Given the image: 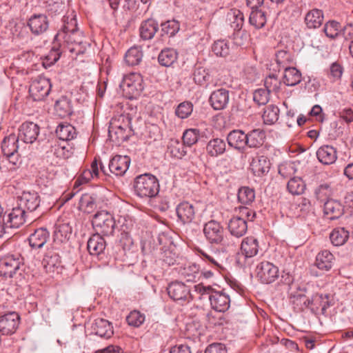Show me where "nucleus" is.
Listing matches in <instances>:
<instances>
[{"mask_svg": "<svg viewBox=\"0 0 353 353\" xmlns=\"http://www.w3.org/2000/svg\"><path fill=\"white\" fill-rule=\"evenodd\" d=\"M81 32L77 23H63L61 30L56 34L55 39L62 37L67 43V48L72 54H83L86 50L85 45L80 40Z\"/></svg>", "mask_w": 353, "mask_h": 353, "instance_id": "obj_1", "label": "nucleus"}, {"mask_svg": "<svg viewBox=\"0 0 353 353\" xmlns=\"http://www.w3.org/2000/svg\"><path fill=\"white\" fill-rule=\"evenodd\" d=\"M236 213L228 223V230L232 236L239 238L246 233L247 221H253L256 213L253 210L245 206H240L236 209Z\"/></svg>", "mask_w": 353, "mask_h": 353, "instance_id": "obj_2", "label": "nucleus"}, {"mask_svg": "<svg viewBox=\"0 0 353 353\" xmlns=\"http://www.w3.org/2000/svg\"><path fill=\"white\" fill-rule=\"evenodd\" d=\"M134 189L136 194L141 198H152L159 193V181L151 174H140L134 179Z\"/></svg>", "mask_w": 353, "mask_h": 353, "instance_id": "obj_3", "label": "nucleus"}, {"mask_svg": "<svg viewBox=\"0 0 353 353\" xmlns=\"http://www.w3.org/2000/svg\"><path fill=\"white\" fill-rule=\"evenodd\" d=\"M195 254L200 258L203 266L217 270V273L222 274L225 272L224 267L225 254L219 250H205L200 248H196Z\"/></svg>", "mask_w": 353, "mask_h": 353, "instance_id": "obj_4", "label": "nucleus"}, {"mask_svg": "<svg viewBox=\"0 0 353 353\" xmlns=\"http://www.w3.org/2000/svg\"><path fill=\"white\" fill-rule=\"evenodd\" d=\"M92 224L96 234L101 236L112 235L116 226L114 218L107 211L98 212L94 216Z\"/></svg>", "mask_w": 353, "mask_h": 353, "instance_id": "obj_5", "label": "nucleus"}, {"mask_svg": "<svg viewBox=\"0 0 353 353\" xmlns=\"http://www.w3.org/2000/svg\"><path fill=\"white\" fill-rule=\"evenodd\" d=\"M125 97L129 99L137 97L143 90V77L139 73L132 72L124 76L120 84Z\"/></svg>", "mask_w": 353, "mask_h": 353, "instance_id": "obj_6", "label": "nucleus"}, {"mask_svg": "<svg viewBox=\"0 0 353 353\" xmlns=\"http://www.w3.org/2000/svg\"><path fill=\"white\" fill-rule=\"evenodd\" d=\"M19 254H8L0 259V276L4 278H12L19 271L23 265Z\"/></svg>", "mask_w": 353, "mask_h": 353, "instance_id": "obj_7", "label": "nucleus"}, {"mask_svg": "<svg viewBox=\"0 0 353 353\" xmlns=\"http://www.w3.org/2000/svg\"><path fill=\"white\" fill-rule=\"evenodd\" d=\"M51 88L50 79L39 76L31 81L29 93L34 101H43L50 94Z\"/></svg>", "mask_w": 353, "mask_h": 353, "instance_id": "obj_8", "label": "nucleus"}, {"mask_svg": "<svg viewBox=\"0 0 353 353\" xmlns=\"http://www.w3.org/2000/svg\"><path fill=\"white\" fill-rule=\"evenodd\" d=\"M255 272L258 280L265 284L274 282L279 276L278 267L268 261L259 263L256 265Z\"/></svg>", "mask_w": 353, "mask_h": 353, "instance_id": "obj_9", "label": "nucleus"}, {"mask_svg": "<svg viewBox=\"0 0 353 353\" xmlns=\"http://www.w3.org/2000/svg\"><path fill=\"white\" fill-rule=\"evenodd\" d=\"M167 291L169 296L176 302L189 303L193 300L190 293V288L183 282L172 281L168 288Z\"/></svg>", "mask_w": 353, "mask_h": 353, "instance_id": "obj_10", "label": "nucleus"}, {"mask_svg": "<svg viewBox=\"0 0 353 353\" xmlns=\"http://www.w3.org/2000/svg\"><path fill=\"white\" fill-rule=\"evenodd\" d=\"M333 305V297L330 294L316 293L310 298V301L307 302L309 310L316 314H325L327 309Z\"/></svg>", "mask_w": 353, "mask_h": 353, "instance_id": "obj_11", "label": "nucleus"}, {"mask_svg": "<svg viewBox=\"0 0 353 353\" xmlns=\"http://www.w3.org/2000/svg\"><path fill=\"white\" fill-rule=\"evenodd\" d=\"M203 233L206 239L212 244H223L224 229L220 223L211 220L204 225Z\"/></svg>", "mask_w": 353, "mask_h": 353, "instance_id": "obj_12", "label": "nucleus"}, {"mask_svg": "<svg viewBox=\"0 0 353 353\" xmlns=\"http://www.w3.org/2000/svg\"><path fill=\"white\" fill-rule=\"evenodd\" d=\"M19 140L20 139L17 135L11 134L6 137L1 143V150L3 155L14 165H16L19 157Z\"/></svg>", "mask_w": 353, "mask_h": 353, "instance_id": "obj_13", "label": "nucleus"}, {"mask_svg": "<svg viewBox=\"0 0 353 353\" xmlns=\"http://www.w3.org/2000/svg\"><path fill=\"white\" fill-rule=\"evenodd\" d=\"M103 200L97 194L85 193L79 199V209L87 214L94 212L97 208L103 207Z\"/></svg>", "mask_w": 353, "mask_h": 353, "instance_id": "obj_14", "label": "nucleus"}, {"mask_svg": "<svg viewBox=\"0 0 353 353\" xmlns=\"http://www.w3.org/2000/svg\"><path fill=\"white\" fill-rule=\"evenodd\" d=\"M42 265L46 273L61 274L63 265L59 254L53 250H48L42 260Z\"/></svg>", "mask_w": 353, "mask_h": 353, "instance_id": "obj_15", "label": "nucleus"}, {"mask_svg": "<svg viewBox=\"0 0 353 353\" xmlns=\"http://www.w3.org/2000/svg\"><path fill=\"white\" fill-rule=\"evenodd\" d=\"M20 323V316L11 312L0 316V332L3 335H11L17 331Z\"/></svg>", "mask_w": 353, "mask_h": 353, "instance_id": "obj_16", "label": "nucleus"}, {"mask_svg": "<svg viewBox=\"0 0 353 353\" xmlns=\"http://www.w3.org/2000/svg\"><path fill=\"white\" fill-rule=\"evenodd\" d=\"M39 126L30 121L23 123L19 128L17 137L26 143H32L39 134Z\"/></svg>", "mask_w": 353, "mask_h": 353, "instance_id": "obj_17", "label": "nucleus"}, {"mask_svg": "<svg viewBox=\"0 0 353 353\" xmlns=\"http://www.w3.org/2000/svg\"><path fill=\"white\" fill-rule=\"evenodd\" d=\"M230 99V92L225 88L214 90L209 97V103L214 110H222L227 108Z\"/></svg>", "mask_w": 353, "mask_h": 353, "instance_id": "obj_18", "label": "nucleus"}, {"mask_svg": "<svg viewBox=\"0 0 353 353\" xmlns=\"http://www.w3.org/2000/svg\"><path fill=\"white\" fill-rule=\"evenodd\" d=\"M307 290L305 287H298L296 290L290 295V302L296 312H303L309 309L307 302L310 298L307 296Z\"/></svg>", "mask_w": 353, "mask_h": 353, "instance_id": "obj_19", "label": "nucleus"}, {"mask_svg": "<svg viewBox=\"0 0 353 353\" xmlns=\"http://www.w3.org/2000/svg\"><path fill=\"white\" fill-rule=\"evenodd\" d=\"M41 199L35 191H24L19 198V205L30 212L35 211L40 205Z\"/></svg>", "mask_w": 353, "mask_h": 353, "instance_id": "obj_20", "label": "nucleus"}, {"mask_svg": "<svg viewBox=\"0 0 353 353\" xmlns=\"http://www.w3.org/2000/svg\"><path fill=\"white\" fill-rule=\"evenodd\" d=\"M210 302L212 308L217 312H225L230 306V296L223 290H216L210 296Z\"/></svg>", "mask_w": 353, "mask_h": 353, "instance_id": "obj_21", "label": "nucleus"}, {"mask_svg": "<svg viewBox=\"0 0 353 353\" xmlns=\"http://www.w3.org/2000/svg\"><path fill=\"white\" fill-rule=\"evenodd\" d=\"M250 169L257 176H261L266 174L270 169V162L269 159L265 155L257 154L253 157L250 164Z\"/></svg>", "mask_w": 353, "mask_h": 353, "instance_id": "obj_22", "label": "nucleus"}, {"mask_svg": "<svg viewBox=\"0 0 353 353\" xmlns=\"http://www.w3.org/2000/svg\"><path fill=\"white\" fill-rule=\"evenodd\" d=\"M130 164L129 157L116 155L110 161L109 170L114 175L121 176L126 172Z\"/></svg>", "mask_w": 353, "mask_h": 353, "instance_id": "obj_23", "label": "nucleus"}, {"mask_svg": "<svg viewBox=\"0 0 353 353\" xmlns=\"http://www.w3.org/2000/svg\"><path fill=\"white\" fill-rule=\"evenodd\" d=\"M91 327L92 332L101 338L109 339L114 333L112 323L102 318L96 319Z\"/></svg>", "mask_w": 353, "mask_h": 353, "instance_id": "obj_24", "label": "nucleus"}, {"mask_svg": "<svg viewBox=\"0 0 353 353\" xmlns=\"http://www.w3.org/2000/svg\"><path fill=\"white\" fill-rule=\"evenodd\" d=\"M318 160L324 165H331L337 159V150L330 145H323L316 151Z\"/></svg>", "mask_w": 353, "mask_h": 353, "instance_id": "obj_25", "label": "nucleus"}, {"mask_svg": "<svg viewBox=\"0 0 353 353\" xmlns=\"http://www.w3.org/2000/svg\"><path fill=\"white\" fill-rule=\"evenodd\" d=\"M323 212L327 219L331 220L336 219L343 215L344 206L340 201L330 199L324 203Z\"/></svg>", "mask_w": 353, "mask_h": 353, "instance_id": "obj_26", "label": "nucleus"}, {"mask_svg": "<svg viewBox=\"0 0 353 353\" xmlns=\"http://www.w3.org/2000/svg\"><path fill=\"white\" fill-rule=\"evenodd\" d=\"M227 141L230 147L242 152L246 147V134L242 130H234L228 134Z\"/></svg>", "mask_w": 353, "mask_h": 353, "instance_id": "obj_27", "label": "nucleus"}, {"mask_svg": "<svg viewBox=\"0 0 353 353\" xmlns=\"http://www.w3.org/2000/svg\"><path fill=\"white\" fill-rule=\"evenodd\" d=\"M176 211L179 219L183 223H191L195 217V208L188 201L180 203Z\"/></svg>", "mask_w": 353, "mask_h": 353, "instance_id": "obj_28", "label": "nucleus"}, {"mask_svg": "<svg viewBox=\"0 0 353 353\" xmlns=\"http://www.w3.org/2000/svg\"><path fill=\"white\" fill-rule=\"evenodd\" d=\"M50 238V232L46 228H39L32 233L29 238V244L32 248H42Z\"/></svg>", "mask_w": 353, "mask_h": 353, "instance_id": "obj_29", "label": "nucleus"}, {"mask_svg": "<svg viewBox=\"0 0 353 353\" xmlns=\"http://www.w3.org/2000/svg\"><path fill=\"white\" fill-rule=\"evenodd\" d=\"M27 214L24 209L19 205L13 208L8 214L7 223L10 228H19L26 221Z\"/></svg>", "mask_w": 353, "mask_h": 353, "instance_id": "obj_30", "label": "nucleus"}, {"mask_svg": "<svg viewBox=\"0 0 353 353\" xmlns=\"http://www.w3.org/2000/svg\"><path fill=\"white\" fill-rule=\"evenodd\" d=\"M265 138L263 130H252L246 134V146L250 148H259L263 145Z\"/></svg>", "mask_w": 353, "mask_h": 353, "instance_id": "obj_31", "label": "nucleus"}, {"mask_svg": "<svg viewBox=\"0 0 353 353\" xmlns=\"http://www.w3.org/2000/svg\"><path fill=\"white\" fill-rule=\"evenodd\" d=\"M258 240L253 236H248L243 239L241 244V252L245 258H252L259 252Z\"/></svg>", "mask_w": 353, "mask_h": 353, "instance_id": "obj_32", "label": "nucleus"}, {"mask_svg": "<svg viewBox=\"0 0 353 353\" xmlns=\"http://www.w3.org/2000/svg\"><path fill=\"white\" fill-rule=\"evenodd\" d=\"M106 243L103 236L98 234L92 235L87 244V248L91 255L99 256L105 249Z\"/></svg>", "mask_w": 353, "mask_h": 353, "instance_id": "obj_33", "label": "nucleus"}, {"mask_svg": "<svg viewBox=\"0 0 353 353\" xmlns=\"http://www.w3.org/2000/svg\"><path fill=\"white\" fill-rule=\"evenodd\" d=\"M131 129L130 127H118L115 123L114 127L108 128V136L110 139L115 143H121L127 141L130 136Z\"/></svg>", "mask_w": 353, "mask_h": 353, "instance_id": "obj_34", "label": "nucleus"}, {"mask_svg": "<svg viewBox=\"0 0 353 353\" xmlns=\"http://www.w3.org/2000/svg\"><path fill=\"white\" fill-rule=\"evenodd\" d=\"M278 12L268 7H262L258 9L251 10L249 22H266L271 19L270 17L277 15Z\"/></svg>", "mask_w": 353, "mask_h": 353, "instance_id": "obj_35", "label": "nucleus"}, {"mask_svg": "<svg viewBox=\"0 0 353 353\" xmlns=\"http://www.w3.org/2000/svg\"><path fill=\"white\" fill-rule=\"evenodd\" d=\"M56 134L60 140L70 141L77 137V132L72 125L65 123L57 126Z\"/></svg>", "mask_w": 353, "mask_h": 353, "instance_id": "obj_36", "label": "nucleus"}, {"mask_svg": "<svg viewBox=\"0 0 353 353\" xmlns=\"http://www.w3.org/2000/svg\"><path fill=\"white\" fill-rule=\"evenodd\" d=\"M58 39H55L52 43V46L49 53L45 56L43 60V65L47 68L55 63L60 58L63 50L61 49V44L58 42Z\"/></svg>", "mask_w": 353, "mask_h": 353, "instance_id": "obj_37", "label": "nucleus"}, {"mask_svg": "<svg viewBox=\"0 0 353 353\" xmlns=\"http://www.w3.org/2000/svg\"><path fill=\"white\" fill-rule=\"evenodd\" d=\"M54 110L56 114L61 117L65 118L72 114V105L71 100L65 96H62L56 101L54 104Z\"/></svg>", "mask_w": 353, "mask_h": 353, "instance_id": "obj_38", "label": "nucleus"}, {"mask_svg": "<svg viewBox=\"0 0 353 353\" xmlns=\"http://www.w3.org/2000/svg\"><path fill=\"white\" fill-rule=\"evenodd\" d=\"M225 149V142L223 139L220 138L211 139L206 145V152L212 157H216L223 154Z\"/></svg>", "mask_w": 353, "mask_h": 353, "instance_id": "obj_39", "label": "nucleus"}, {"mask_svg": "<svg viewBox=\"0 0 353 353\" xmlns=\"http://www.w3.org/2000/svg\"><path fill=\"white\" fill-rule=\"evenodd\" d=\"M334 259V255L328 250H322L316 257L315 264L316 267L322 270H330Z\"/></svg>", "mask_w": 353, "mask_h": 353, "instance_id": "obj_40", "label": "nucleus"}, {"mask_svg": "<svg viewBox=\"0 0 353 353\" xmlns=\"http://www.w3.org/2000/svg\"><path fill=\"white\" fill-rule=\"evenodd\" d=\"M178 59V53L173 48H165L161 51L158 56V61L162 66H172Z\"/></svg>", "mask_w": 353, "mask_h": 353, "instance_id": "obj_41", "label": "nucleus"}, {"mask_svg": "<svg viewBox=\"0 0 353 353\" xmlns=\"http://www.w3.org/2000/svg\"><path fill=\"white\" fill-rule=\"evenodd\" d=\"M192 75L193 80L197 85L206 88L210 83V75L203 66L196 65Z\"/></svg>", "mask_w": 353, "mask_h": 353, "instance_id": "obj_42", "label": "nucleus"}, {"mask_svg": "<svg viewBox=\"0 0 353 353\" xmlns=\"http://www.w3.org/2000/svg\"><path fill=\"white\" fill-rule=\"evenodd\" d=\"M283 83L288 86H294L301 81V74L294 67L289 66L284 69Z\"/></svg>", "mask_w": 353, "mask_h": 353, "instance_id": "obj_43", "label": "nucleus"}, {"mask_svg": "<svg viewBox=\"0 0 353 353\" xmlns=\"http://www.w3.org/2000/svg\"><path fill=\"white\" fill-rule=\"evenodd\" d=\"M330 239L334 245H343L349 239V232L344 228H334L330 234Z\"/></svg>", "mask_w": 353, "mask_h": 353, "instance_id": "obj_44", "label": "nucleus"}, {"mask_svg": "<svg viewBox=\"0 0 353 353\" xmlns=\"http://www.w3.org/2000/svg\"><path fill=\"white\" fill-rule=\"evenodd\" d=\"M72 234V228L68 223H58L55 225L54 236L61 242L69 239Z\"/></svg>", "mask_w": 353, "mask_h": 353, "instance_id": "obj_45", "label": "nucleus"}, {"mask_svg": "<svg viewBox=\"0 0 353 353\" xmlns=\"http://www.w3.org/2000/svg\"><path fill=\"white\" fill-rule=\"evenodd\" d=\"M279 109L276 105H269L266 106L262 114L263 123L265 125L275 123L279 119Z\"/></svg>", "mask_w": 353, "mask_h": 353, "instance_id": "obj_46", "label": "nucleus"}, {"mask_svg": "<svg viewBox=\"0 0 353 353\" xmlns=\"http://www.w3.org/2000/svg\"><path fill=\"white\" fill-rule=\"evenodd\" d=\"M305 188L306 185L301 177L290 178L287 184V190L292 195L302 194Z\"/></svg>", "mask_w": 353, "mask_h": 353, "instance_id": "obj_47", "label": "nucleus"}, {"mask_svg": "<svg viewBox=\"0 0 353 353\" xmlns=\"http://www.w3.org/2000/svg\"><path fill=\"white\" fill-rule=\"evenodd\" d=\"M143 52L139 47L130 48L125 55V61L128 65H139L142 60Z\"/></svg>", "mask_w": 353, "mask_h": 353, "instance_id": "obj_48", "label": "nucleus"}, {"mask_svg": "<svg viewBox=\"0 0 353 353\" xmlns=\"http://www.w3.org/2000/svg\"><path fill=\"white\" fill-rule=\"evenodd\" d=\"M74 148L71 146L68 141H64L55 145L54 154L59 159H68L74 154Z\"/></svg>", "mask_w": 353, "mask_h": 353, "instance_id": "obj_49", "label": "nucleus"}, {"mask_svg": "<svg viewBox=\"0 0 353 353\" xmlns=\"http://www.w3.org/2000/svg\"><path fill=\"white\" fill-rule=\"evenodd\" d=\"M238 200L245 205L252 203L255 199L254 190L249 187H241L238 192Z\"/></svg>", "mask_w": 353, "mask_h": 353, "instance_id": "obj_50", "label": "nucleus"}, {"mask_svg": "<svg viewBox=\"0 0 353 353\" xmlns=\"http://www.w3.org/2000/svg\"><path fill=\"white\" fill-rule=\"evenodd\" d=\"M145 320V316L140 311L134 310L126 316V321L128 325L134 327H139Z\"/></svg>", "mask_w": 353, "mask_h": 353, "instance_id": "obj_51", "label": "nucleus"}, {"mask_svg": "<svg viewBox=\"0 0 353 353\" xmlns=\"http://www.w3.org/2000/svg\"><path fill=\"white\" fill-rule=\"evenodd\" d=\"M185 146L183 143H181L178 140H171L168 149L172 157L181 159L187 153Z\"/></svg>", "mask_w": 353, "mask_h": 353, "instance_id": "obj_52", "label": "nucleus"}, {"mask_svg": "<svg viewBox=\"0 0 353 353\" xmlns=\"http://www.w3.org/2000/svg\"><path fill=\"white\" fill-rule=\"evenodd\" d=\"M332 188L330 184L325 183L319 185L314 191L316 199L321 201H326L329 197L332 194Z\"/></svg>", "mask_w": 353, "mask_h": 353, "instance_id": "obj_53", "label": "nucleus"}, {"mask_svg": "<svg viewBox=\"0 0 353 353\" xmlns=\"http://www.w3.org/2000/svg\"><path fill=\"white\" fill-rule=\"evenodd\" d=\"M281 80L274 74L268 76L264 81L265 90L270 93H278L281 90Z\"/></svg>", "mask_w": 353, "mask_h": 353, "instance_id": "obj_54", "label": "nucleus"}, {"mask_svg": "<svg viewBox=\"0 0 353 353\" xmlns=\"http://www.w3.org/2000/svg\"><path fill=\"white\" fill-rule=\"evenodd\" d=\"M276 62L280 68L285 69L292 63L293 57L288 51L279 50L276 53Z\"/></svg>", "mask_w": 353, "mask_h": 353, "instance_id": "obj_55", "label": "nucleus"}, {"mask_svg": "<svg viewBox=\"0 0 353 353\" xmlns=\"http://www.w3.org/2000/svg\"><path fill=\"white\" fill-rule=\"evenodd\" d=\"M159 28L158 23H142L140 27V36L143 40L153 38Z\"/></svg>", "mask_w": 353, "mask_h": 353, "instance_id": "obj_56", "label": "nucleus"}, {"mask_svg": "<svg viewBox=\"0 0 353 353\" xmlns=\"http://www.w3.org/2000/svg\"><path fill=\"white\" fill-rule=\"evenodd\" d=\"M199 130L197 129H188L183 134V143L188 147H191L198 141Z\"/></svg>", "mask_w": 353, "mask_h": 353, "instance_id": "obj_57", "label": "nucleus"}, {"mask_svg": "<svg viewBox=\"0 0 353 353\" xmlns=\"http://www.w3.org/2000/svg\"><path fill=\"white\" fill-rule=\"evenodd\" d=\"M200 265L196 263L189 264L185 266L181 272V274L187 281H194L199 274Z\"/></svg>", "mask_w": 353, "mask_h": 353, "instance_id": "obj_58", "label": "nucleus"}, {"mask_svg": "<svg viewBox=\"0 0 353 353\" xmlns=\"http://www.w3.org/2000/svg\"><path fill=\"white\" fill-rule=\"evenodd\" d=\"M193 105L190 101H183L179 104L175 110L176 115L180 119L188 118L192 112Z\"/></svg>", "mask_w": 353, "mask_h": 353, "instance_id": "obj_59", "label": "nucleus"}, {"mask_svg": "<svg viewBox=\"0 0 353 353\" xmlns=\"http://www.w3.org/2000/svg\"><path fill=\"white\" fill-rule=\"evenodd\" d=\"M343 65L339 62H334L330 67L327 76L333 82L340 81L343 73Z\"/></svg>", "mask_w": 353, "mask_h": 353, "instance_id": "obj_60", "label": "nucleus"}, {"mask_svg": "<svg viewBox=\"0 0 353 353\" xmlns=\"http://www.w3.org/2000/svg\"><path fill=\"white\" fill-rule=\"evenodd\" d=\"M212 49L214 54L219 57H226L230 52L229 44L224 40H218L215 41Z\"/></svg>", "mask_w": 353, "mask_h": 353, "instance_id": "obj_61", "label": "nucleus"}, {"mask_svg": "<svg viewBox=\"0 0 353 353\" xmlns=\"http://www.w3.org/2000/svg\"><path fill=\"white\" fill-rule=\"evenodd\" d=\"M299 216L305 217L312 211V203L309 199L306 197H301L298 200L297 208Z\"/></svg>", "mask_w": 353, "mask_h": 353, "instance_id": "obj_62", "label": "nucleus"}, {"mask_svg": "<svg viewBox=\"0 0 353 353\" xmlns=\"http://www.w3.org/2000/svg\"><path fill=\"white\" fill-rule=\"evenodd\" d=\"M341 23H325L323 31L327 37L335 39L341 35Z\"/></svg>", "mask_w": 353, "mask_h": 353, "instance_id": "obj_63", "label": "nucleus"}, {"mask_svg": "<svg viewBox=\"0 0 353 353\" xmlns=\"http://www.w3.org/2000/svg\"><path fill=\"white\" fill-rule=\"evenodd\" d=\"M270 99V92L265 89H257L253 93V100L259 105H265Z\"/></svg>", "mask_w": 353, "mask_h": 353, "instance_id": "obj_64", "label": "nucleus"}]
</instances>
